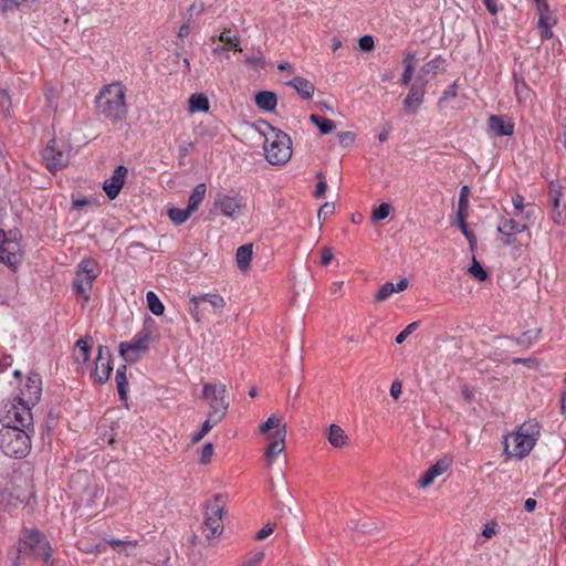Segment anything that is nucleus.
Wrapping results in <instances>:
<instances>
[{
    "instance_id": "5",
    "label": "nucleus",
    "mask_w": 566,
    "mask_h": 566,
    "mask_svg": "<svg viewBox=\"0 0 566 566\" xmlns=\"http://www.w3.org/2000/svg\"><path fill=\"white\" fill-rule=\"evenodd\" d=\"M30 447L29 431L14 426L0 429V449L8 457L22 458L28 454Z\"/></svg>"
},
{
    "instance_id": "31",
    "label": "nucleus",
    "mask_w": 566,
    "mask_h": 566,
    "mask_svg": "<svg viewBox=\"0 0 566 566\" xmlns=\"http://www.w3.org/2000/svg\"><path fill=\"white\" fill-rule=\"evenodd\" d=\"M402 62H403V65H405V71H403L402 76H401V83L407 86V85L410 84V81L412 78L415 65H416V62H417L416 53L415 52H408L405 55Z\"/></svg>"
},
{
    "instance_id": "16",
    "label": "nucleus",
    "mask_w": 566,
    "mask_h": 566,
    "mask_svg": "<svg viewBox=\"0 0 566 566\" xmlns=\"http://www.w3.org/2000/svg\"><path fill=\"white\" fill-rule=\"evenodd\" d=\"M54 144L55 143L52 142L50 145H48L43 153L46 167L51 171L60 170L66 167L69 164V153L56 149Z\"/></svg>"
},
{
    "instance_id": "37",
    "label": "nucleus",
    "mask_w": 566,
    "mask_h": 566,
    "mask_svg": "<svg viewBox=\"0 0 566 566\" xmlns=\"http://www.w3.org/2000/svg\"><path fill=\"white\" fill-rule=\"evenodd\" d=\"M146 300H147L148 308L154 315L159 316V315L164 314L165 306L161 303V301L158 298V296L156 295L155 292H153V291L147 292Z\"/></svg>"
},
{
    "instance_id": "59",
    "label": "nucleus",
    "mask_w": 566,
    "mask_h": 566,
    "mask_svg": "<svg viewBox=\"0 0 566 566\" xmlns=\"http://www.w3.org/2000/svg\"><path fill=\"white\" fill-rule=\"evenodd\" d=\"M339 143L343 146H350L355 142V134L352 132H343L338 134Z\"/></svg>"
},
{
    "instance_id": "20",
    "label": "nucleus",
    "mask_w": 566,
    "mask_h": 566,
    "mask_svg": "<svg viewBox=\"0 0 566 566\" xmlns=\"http://www.w3.org/2000/svg\"><path fill=\"white\" fill-rule=\"evenodd\" d=\"M489 128L496 136H511L514 133V123L505 116L491 115Z\"/></svg>"
},
{
    "instance_id": "18",
    "label": "nucleus",
    "mask_w": 566,
    "mask_h": 566,
    "mask_svg": "<svg viewBox=\"0 0 566 566\" xmlns=\"http://www.w3.org/2000/svg\"><path fill=\"white\" fill-rule=\"evenodd\" d=\"M450 462L446 459L437 461L431 465L423 475L419 479L418 485L421 489L430 486L434 480L442 475L449 469Z\"/></svg>"
},
{
    "instance_id": "42",
    "label": "nucleus",
    "mask_w": 566,
    "mask_h": 566,
    "mask_svg": "<svg viewBox=\"0 0 566 566\" xmlns=\"http://www.w3.org/2000/svg\"><path fill=\"white\" fill-rule=\"evenodd\" d=\"M390 205L387 202H382L377 208H375L371 212V219L375 222L381 221L386 219L390 213Z\"/></svg>"
},
{
    "instance_id": "21",
    "label": "nucleus",
    "mask_w": 566,
    "mask_h": 566,
    "mask_svg": "<svg viewBox=\"0 0 566 566\" xmlns=\"http://www.w3.org/2000/svg\"><path fill=\"white\" fill-rule=\"evenodd\" d=\"M219 41L223 43L222 46H216L212 49L213 54H222L228 50H233L235 52H241L242 48L240 45V38L235 34H231L230 29H224L220 35Z\"/></svg>"
},
{
    "instance_id": "50",
    "label": "nucleus",
    "mask_w": 566,
    "mask_h": 566,
    "mask_svg": "<svg viewBox=\"0 0 566 566\" xmlns=\"http://www.w3.org/2000/svg\"><path fill=\"white\" fill-rule=\"evenodd\" d=\"M359 49L364 52H370L375 48L374 38L371 35H364L358 41Z\"/></svg>"
},
{
    "instance_id": "60",
    "label": "nucleus",
    "mask_w": 566,
    "mask_h": 566,
    "mask_svg": "<svg viewBox=\"0 0 566 566\" xmlns=\"http://www.w3.org/2000/svg\"><path fill=\"white\" fill-rule=\"evenodd\" d=\"M334 211H335V206H334V203H332V202H326V203H324V205L319 208V210H318V218L321 219V218H322V216H323L324 218H326L327 216L333 214V213H334Z\"/></svg>"
},
{
    "instance_id": "9",
    "label": "nucleus",
    "mask_w": 566,
    "mask_h": 566,
    "mask_svg": "<svg viewBox=\"0 0 566 566\" xmlns=\"http://www.w3.org/2000/svg\"><path fill=\"white\" fill-rule=\"evenodd\" d=\"M31 406L17 400L10 405H6L4 415L2 417L3 426H14L27 431L32 424Z\"/></svg>"
},
{
    "instance_id": "35",
    "label": "nucleus",
    "mask_w": 566,
    "mask_h": 566,
    "mask_svg": "<svg viewBox=\"0 0 566 566\" xmlns=\"http://www.w3.org/2000/svg\"><path fill=\"white\" fill-rule=\"evenodd\" d=\"M537 10L539 12L538 29L553 27L556 21L551 17L548 4L546 2L538 3Z\"/></svg>"
},
{
    "instance_id": "46",
    "label": "nucleus",
    "mask_w": 566,
    "mask_h": 566,
    "mask_svg": "<svg viewBox=\"0 0 566 566\" xmlns=\"http://www.w3.org/2000/svg\"><path fill=\"white\" fill-rule=\"evenodd\" d=\"M283 426H281V420L277 419L275 416H271L268 418V420L260 427V432L262 434L269 432L271 429H280Z\"/></svg>"
},
{
    "instance_id": "36",
    "label": "nucleus",
    "mask_w": 566,
    "mask_h": 566,
    "mask_svg": "<svg viewBox=\"0 0 566 566\" xmlns=\"http://www.w3.org/2000/svg\"><path fill=\"white\" fill-rule=\"evenodd\" d=\"M202 300L200 295H192L189 300V313L195 322L200 323L203 317V310L201 308Z\"/></svg>"
},
{
    "instance_id": "15",
    "label": "nucleus",
    "mask_w": 566,
    "mask_h": 566,
    "mask_svg": "<svg viewBox=\"0 0 566 566\" xmlns=\"http://www.w3.org/2000/svg\"><path fill=\"white\" fill-rule=\"evenodd\" d=\"M126 176L127 168L124 166H118L113 171L112 176L104 181L103 190L111 200L115 199L119 195Z\"/></svg>"
},
{
    "instance_id": "2",
    "label": "nucleus",
    "mask_w": 566,
    "mask_h": 566,
    "mask_svg": "<svg viewBox=\"0 0 566 566\" xmlns=\"http://www.w3.org/2000/svg\"><path fill=\"white\" fill-rule=\"evenodd\" d=\"M31 554L42 559L45 566H53L51 559V546L46 537L35 528H23L17 544L10 549L9 556L12 566H21L22 555Z\"/></svg>"
},
{
    "instance_id": "55",
    "label": "nucleus",
    "mask_w": 566,
    "mask_h": 566,
    "mask_svg": "<svg viewBox=\"0 0 566 566\" xmlns=\"http://www.w3.org/2000/svg\"><path fill=\"white\" fill-rule=\"evenodd\" d=\"M334 259V252L329 247H324L321 251V264L326 266Z\"/></svg>"
},
{
    "instance_id": "52",
    "label": "nucleus",
    "mask_w": 566,
    "mask_h": 566,
    "mask_svg": "<svg viewBox=\"0 0 566 566\" xmlns=\"http://www.w3.org/2000/svg\"><path fill=\"white\" fill-rule=\"evenodd\" d=\"M316 178L318 179V182L316 185V189H315L314 196L316 198H322L325 195V192H326L327 184L324 180L323 174H321V172L317 174Z\"/></svg>"
},
{
    "instance_id": "49",
    "label": "nucleus",
    "mask_w": 566,
    "mask_h": 566,
    "mask_svg": "<svg viewBox=\"0 0 566 566\" xmlns=\"http://www.w3.org/2000/svg\"><path fill=\"white\" fill-rule=\"evenodd\" d=\"M0 108L7 114H9L11 108V97L8 91L3 88H0Z\"/></svg>"
},
{
    "instance_id": "23",
    "label": "nucleus",
    "mask_w": 566,
    "mask_h": 566,
    "mask_svg": "<svg viewBox=\"0 0 566 566\" xmlns=\"http://www.w3.org/2000/svg\"><path fill=\"white\" fill-rule=\"evenodd\" d=\"M326 438L329 444L337 449H343L348 446L349 438L338 424H331L326 432Z\"/></svg>"
},
{
    "instance_id": "57",
    "label": "nucleus",
    "mask_w": 566,
    "mask_h": 566,
    "mask_svg": "<svg viewBox=\"0 0 566 566\" xmlns=\"http://www.w3.org/2000/svg\"><path fill=\"white\" fill-rule=\"evenodd\" d=\"M274 532V524L268 523L255 535L256 541H263Z\"/></svg>"
},
{
    "instance_id": "54",
    "label": "nucleus",
    "mask_w": 566,
    "mask_h": 566,
    "mask_svg": "<svg viewBox=\"0 0 566 566\" xmlns=\"http://www.w3.org/2000/svg\"><path fill=\"white\" fill-rule=\"evenodd\" d=\"M515 93L517 98L521 101L523 98H526L528 96V88L524 81H515Z\"/></svg>"
},
{
    "instance_id": "38",
    "label": "nucleus",
    "mask_w": 566,
    "mask_h": 566,
    "mask_svg": "<svg viewBox=\"0 0 566 566\" xmlns=\"http://www.w3.org/2000/svg\"><path fill=\"white\" fill-rule=\"evenodd\" d=\"M244 63L252 70L259 71L265 67V57L261 51H258L247 56Z\"/></svg>"
},
{
    "instance_id": "25",
    "label": "nucleus",
    "mask_w": 566,
    "mask_h": 566,
    "mask_svg": "<svg viewBox=\"0 0 566 566\" xmlns=\"http://www.w3.org/2000/svg\"><path fill=\"white\" fill-rule=\"evenodd\" d=\"M287 84L292 86L297 92V94L304 99H311L314 95V84L304 77L296 76Z\"/></svg>"
},
{
    "instance_id": "26",
    "label": "nucleus",
    "mask_w": 566,
    "mask_h": 566,
    "mask_svg": "<svg viewBox=\"0 0 566 566\" xmlns=\"http://www.w3.org/2000/svg\"><path fill=\"white\" fill-rule=\"evenodd\" d=\"M91 347L85 338H80L76 342L74 349V361L77 364L78 369H84L90 360Z\"/></svg>"
},
{
    "instance_id": "8",
    "label": "nucleus",
    "mask_w": 566,
    "mask_h": 566,
    "mask_svg": "<svg viewBox=\"0 0 566 566\" xmlns=\"http://www.w3.org/2000/svg\"><path fill=\"white\" fill-rule=\"evenodd\" d=\"M202 398L209 406V413L224 418L229 408L227 387L223 384H205Z\"/></svg>"
},
{
    "instance_id": "29",
    "label": "nucleus",
    "mask_w": 566,
    "mask_h": 566,
    "mask_svg": "<svg viewBox=\"0 0 566 566\" xmlns=\"http://www.w3.org/2000/svg\"><path fill=\"white\" fill-rule=\"evenodd\" d=\"M206 191H207V187L205 184H198L190 197H189V200H188V206L187 208L193 213L198 208L199 206L201 205V202L203 201L205 197H206Z\"/></svg>"
},
{
    "instance_id": "7",
    "label": "nucleus",
    "mask_w": 566,
    "mask_h": 566,
    "mask_svg": "<svg viewBox=\"0 0 566 566\" xmlns=\"http://www.w3.org/2000/svg\"><path fill=\"white\" fill-rule=\"evenodd\" d=\"M99 273L98 264L94 259H83L78 263L73 286L78 294L84 296L85 301L90 300L88 292Z\"/></svg>"
},
{
    "instance_id": "41",
    "label": "nucleus",
    "mask_w": 566,
    "mask_h": 566,
    "mask_svg": "<svg viewBox=\"0 0 566 566\" xmlns=\"http://www.w3.org/2000/svg\"><path fill=\"white\" fill-rule=\"evenodd\" d=\"M548 197L553 205L554 210H558L559 201L562 197V186L557 182L552 181L549 184Z\"/></svg>"
},
{
    "instance_id": "13",
    "label": "nucleus",
    "mask_w": 566,
    "mask_h": 566,
    "mask_svg": "<svg viewBox=\"0 0 566 566\" xmlns=\"http://www.w3.org/2000/svg\"><path fill=\"white\" fill-rule=\"evenodd\" d=\"M148 334L135 337L129 343L119 344V354L125 361L133 364L136 363L140 354L148 349Z\"/></svg>"
},
{
    "instance_id": "44",
    "label": "nucleus",
    "mask_w": 566,
    "mask_h": 566,
    "mask_svg": "<svg viewBox=\"0 0 566 566\" xmlns=\"http://www.w3.org/2000/svg\"><path fill=\"white\" fill-rule=\"evenodd\" d=\"M539 329H532L523 333L517 339L516 343L523 346H530L534 340L538 338Z\"/></svg>"
},
{
    "instance_id": "4",
    "label": "nucleus",
    "mask_w": 566,
    "mask_h": 566,
    "mask_svg": "<svg viewBox=\"0 0 566 566\" xmlns=\"http://www.w3.org/2000/svg\"><path fill=\"white\" fill-rule=\"evenodd\" d=\"M265 158L271 165H284L292 157V140L290 136L272 126L264 133Z\"/></svg>"
},
{
    "instance_id": "63",
    "label": "nucleus",
    "mask_w": 566,
    "mask_h": 566,
    "mask_svg": "<svg viewBox=\"0 0 566 566\" xmlns=\"http://www.w3.org/2000/svg\"><path fill=\"white\" fill-rule=\"evenodd\" d=\"M459 227L462 231V233L465 235V238L469 240L470 244L473 243L474 241V235L473 233L468 229V224L467 222H463V223H459Z\"/></svg>"
},
{
    "instance_id": "39",
    "label": "nucleus",
    "mask_w": 566,
    "mask_h": 566,
    "mask_svg": "<svg viewBox=\"0 0 566 566\" xmlns=\"http://www.w3.org/2000/svg\"><path fill=\"white\" fill-rule=\"evenodd\" d=\"M441 64H442L441 59H433V60L427 62L420 70L419 80H421L422 83L426 84L427 83L426 76L429 74H434Z\"/></svg>"
},
{
    "instance_id": "3",
    "label": "nucleus",
    "mask_w": 566,
    "mask_h": 566,
    "mask_svg": "<svg viewBox=\"0 0 566 566\" xmlns=\"http://www.w3.org/2000/svg\"><path fill=\"white\" fill-rule=\"evenodd\" d=\"M538 438V422L525 421L514 432L504 437V453L510 458L521 460L533 450Z\"/></svg>"
},
{
    "instance_id": "32",
    "label": "nucleus",
    "mask_w": 566,
    "mask_h": 566,
    "mask_svg": "<svg viewBox=\"0 0 566 566\" xmlns=\"http://www.w3.org/2000/svg\"><path fill=\"white\" fill-rule=\"evenodd\" d=\"M126 369L127 367L125 365L120 366L119 368H117L115 376L117 391L122 400H125L127 396L128 381L126 378Z\"/></svg>"
},
{
    "instance_id": "12",
    "label": "nucleus",
    "mask_w": 566,
    "mask_h": 566,
    "mask_svg": "<svg viewBox=\"0 0 566 566\" xmlns=\"http://www.w3.org/2000/svg\"><path fill=\"white\" fill-rule=\"evenodd\" d=\"M41 384L42 381L38 374H31L28 376L25 382L20 389L17 400L31 407L35 406L41 398Z\"/></svg>"
},
{
    "instance_id": "28",
    "label": "nucleus",
    "mask_w": 566,
    "mask_h": 566,
    "mask_svg": "<svg viewBox=\"0 0 566 566\" xmlns=\"http://www.w3.org/2000/svg\"><path fill=\"white\" fill-rule=\"evenodd\" d=\"M255 104L260 109L272 112L276 107L277 98L275 93L262 91L255 95Z\"/></svg>"
},
{
    "instance_id": "48",
    "label": "nucleus",
    "mask_w": 566,
    "mask_h": 566,
    "mask_svg": "<svg viewBox=\"0 0 566 566\" xmlns=\"http://www.w3.org/2000/svg\"><path fill=\"white\" fill-rule=\"evenodd\" d=\"M265 554L263 552H258L254 555L244 559L240 566H261Z\"/></svg>"
},
{
    "instance_id": "45",
    "label": "nucleus",
    "mask_w": 566,
    "mask_h": 566,
    "mask_svg": "<svg viewBox=\"0 0 566 566\" xmlns=\"http://www.w3.org/2000/svg\"><path fill=\"white\" fill-rule=\"evenodd\" d=\"M109 545L119 553H127L128 548H134L137 545V542H130V541H120V539H111Z\"/></svg>"
},
{
    "instance_id": "19",
    "label": "nucleus",
    "mask_w": 566,
    "mask_h": 566,
    "mask_svg": "<svg viewBox=\"0 0 566 566\" xmlns=\"http://www.w3.org/2000/svg\"><path fill=\"white\" fill-rule=\"evenodd\" d=\"M426 93V85L424 83L418 84L415 83L410 86V91L406 98L403 99V106L410 113H416L419 108V106L423 102V96Z\"/></svg>"
},
{
    "instance_id": "43",
    "label": "nucleus",
    "mask_w": 566,
    "mask_h": 566,
    "mask_svg": "<svg viewBox=\"0 0 566 566\" xmlns=\"http://www.w3.org/2000/svg\"><path fill=\"white\" fill-rule=\"evenodd\" d=\"M469 273L476 279L479 282H484L488 279L486 271L482 265L473 258L472 265L469 268Z\"/></svg>"
},
{
    "instance_id": "10",
    "label": "nucleus",
    "mask_w": 566,
    "mask_h": 566,
    "mask_svg": "<svg viewBox=\"0 0 566 566\" xmlns=\"http://www.w3.org/2000/svg\"><path fill=\"white\" fill-rule=\"evenodd\" d=\"M0 261L11 269H15L21 262V247L15 239L7 238L0 230Z\"/></svg>"
},
{
    "instance_id": "1",
    "label": "nucleus",
    "mask_w": 566,
    "mask_h": 566,
    "mask_svg": "<svg viewBox=\"0 0 566 566\" xmlns=\"http://www.w3.org/2000/svg\"><path fill=\"white\" fill-rule=\"evenodd\" d=\"M95 104L97 113L112 124L123 122L127 117L126 88L120 82L105 85L97 94Z\"/></svg>"
},
{
    "instance_id": "56",
    "label": "nucleus",
    "mask_w": 566,
    "mask_h": 566,
    "mask_svg": "<svg viewBox=\"0 0 566 566\" xmlns=\"http://www.w3.org/2000/svg\"><path fill=\"white\" fill-rule=\"evenodd\" d=\"M497 533V523L494 521H491L484 525V528L482 531V535L485 538H491Z\"/></svg>"
},
{
    "instance_id": "58",
    "label": "nucleus",
    "mask_w": 566,
    "mask_h": 566,
    "mask_svg": "<svg viewBox=\"0 0 566 566\" xmlns=\"http://www.w3.org/2000/svg\"><path fill=\"white\" fill-rule=\"evenodd\" d=\"M213 454V444L206 443L201 450V463H208Z\"/></svg>"
},
{
    "instance_id": "62",
    "label": "nucleus",
    "mask_w": 566,
    "mask_h": 566,
    "mask_svg": "<svg viewBox=\"0 0 566 566\" xmlns=\"http://www.w3.org/2000/svg\"><path fill=\"white\" fill-rule=\"evenodd\" d=\"M457 95V82H454L451 86L444 90L440 102L446 101L450 97H454Z\"/></svg>"
},
{
    "instance_id": "34",
    "label": "nucleus",
    "mask_w": 566,
    "mask_h": 566,
    "mask_svg": "<svg viewBox=\"0 0 566 566\" xmlns=\"http://www.w3.org/2000/svg\"><path fill=\"white\" fill-rule=\"evenodd\" d=\"M167 214H168L169 219L175 224L179 226V224L185 223L189 219V217L192 214V212L188 208L178 209V208L171 207L168 209Z\"/></svg>"
},
{
    "instance_id": "64",
    "label": "nucleus",
    "mask_w": 566,
    "mask_h": 566,
    "mask_svg": "<svg viewBox=\"0 0 566 566\" xmlns=\"http://www.w3.org/2000/svg\"><path fill=\"white\" fill-rule=\"evenodd\" d=\"M513 206L516 210L521 211L524 207V198L521 195H515L513 197Z\"/></svg>"
},
{
    "instance_id": "6",
    "label": "nucleus",
    "mask_w": 566,
    "mask_h": 566,
    "mask_svg": "<svg viewBox=\"0 0 566 566\" xmlns=\"http://www.w3.org/2000/svg\"><path fill=\"white\" fill-rule=\"evenodd\" d=\"M223 514L224 505L220 495L207 503L203 522L202 533L207 539L219 537L223 532Z\"/></svg>"
},
{
    "instance_id": "47",
    "label": "nucleus",
    "mask_w": 566,
    "mask_h": 566,
    "mask_svg": "<svg viewBox=\"0 0 566 566\" xmlns=\"http://www.w3.org/2000/svg\"><path fill=\"white\" fill-rule=\"evenodd\" d=\"M223 418L222 417H219V416H216V415H212V413H209L208 412V416H207V419L205 420V422L202 423L201 426V429L203 432L208 433L214 426H217Z\"/></svg>"
},
{
    "instance_id": "22",
    "label": "nucleus",
    "mask_w": 566,
    "mask_h": 566,
    "mask_svg": "<svg viewBox=\"0 0 566 566\" xmlns=\"http://www.w3.org/2000/svg\"><path fill=\"white\" fill-rule=\"evenodd\" d=\"M525 229V224L516 222L513 218H503L497 226V231L505 237L504 244L506 245L512 244V235L521 233Z\"/></svg>"
},
{
    "instance_id": "33",
    "label": "nucleus",
    "mask_w": 566,
    "mask_h": 566,
    "mask_svg": "<svg viewBox=\"0 0 566 566\" xmlns=\"http://www.w3.org/2000/svg\"><path fill=\"white\" fill-rule=\"evenodd\" d=\"M310 120L315 124L318 130L324 135L329 134L335 129V123L329 118L313 114L310 116Z\"/></svg>"
},
{
    "instance_id": "61",
    "label": "nucleus",
    "mask_w": 566,
    "mask_h": 566,
    "mask_svg": "<svg viewBox=\"0 0 566 566\" xmlns=\"http://www.w3.org/2000/svg\"><path fill=\"white\" fill-rule=\"evenodd\" d=\"M402 392V386H401V382L398 381V380H395L392 384H391V387H390V395L394 399H398L400 397Z\"/></svg>"
},
{
    "instance_id": "53",
    "label": "nucleus",
    "mask_w": 566,
    "mask_h": 566,
    "mask_svg": "<svg viewBox=\"0 0 566 566\" xmlns=\"http://www.w3.org/2000/svg\"><path fill=\"white\" fill-rule=\"evenodd\" d=\"M469 187L468 186H463L460 190V197H459V208H461V210H468L469 208Z\"/></svg>"
},
{
    "instance_id": "24",
    "label": "nucleus",
    "mask_w": 566,
    "mask_h": 566,
    "mask_svg": "<svg viewBox=\"0 0 566 566\" xmlns=\"http://www.w3.org/2000/svg\"><path fill=\"white\" fill-rule=\"evenodd\" d=\"M408 287V280L401 279L396 285L391 282H386L375 295L376 302H382L390 297L394 293H399Z\"/></svg>"
},
{
    "instance_id": "27",
    "label": "nucleus",
    "mask_w": 566,
    "mask_h": 566,
    "mask_svg": "<svg viewBox=\"0 0 566 566\" xmlns=\"http://www.w3.org/2000/svg\"><path fill=\"white\" fill-rule=\"evenodd\" d=\"M253 247L252 244H244L238 248L235 253V260L238 268L241 272H247L250 269L252 260Z\"/></svg>"
},
{
    "instance_id": "17",
    "label": "nucleus",
    "mask_w": 566,
    "mask_h": 566,
    "mask_svg": "<svg viewBox=\"0 0 566 566\" xmlns=\"http://www.w3.org/2000/svg\"><path fill=\"white\" fill-rule=\"evenodd\" d=\"M285 426L277 429L273 434L269 436L270 443L266 448L265 455L269 464L275 460V458L282 453L285 449Z\"/></svg>"
},
{
    "instance_id": "30",
    "label": "nucleus",
    "mask_w": 566,
    "mask_h": 566,
    "mask_svg": "<svg viewBox=\"0 0 566 566\" xmlns=\"http://www.w3.org/2000/svg\"><path fill=\"white\" fill-rule=\"evenodd\" d=\"M188 111L190 113L208 112V97L205 94H192L188 99Z\"/></svg>"
},
{
    "instance_id": "51",
    "label": "nucleus",
    "mask_w": 566,
    "mask_h": 566,
    "mask_svg": "<svg viewBox=\"0 0 566 566\" xmlns=\"http://www.w3.org/2000/svg\"><path fill=\"white\" fill-rule=\"evenodd\" d=\"M418 327V323H410L402 332L396 336V343L402 344L406 338Z\"/></svg>"
},
{
    "instance_id": "11",
    "label": "nucleus",
    "mask_w": 566,
    "mask_h": 566,
    "mask_svg": "<svg viewBox=\"0 0 566 566\" xmlns=\"http://www.w3.org/2000/svg\"><path fill=\"white\" fill-rule=\"evenodd\" d=\"M214 207L226 217L235 219L245 207L243 197L239 195L229 196L218 193L214 200Z\"/></svg>"
},
{
    "instance_id": "40",
    "label": "nucleus",
    "mask_w": 566,
    "mask_h": 566,
    "mask_svg": "<svg viewBox=\"0 0 566 566\" xmlns=\"http://www.w3.org/2000/svg\"><path fill=\"white\" fill-rule=\"evenodd\" d=\"M202 302L209 303L214 310L221 311L226 306L224 298L217 293H206L200 295Z\"/></svg>"
},
{
    "instance_id": "14",
    "label": "nucleus",
    "mask_w": 566,
    "mask_h": 566,
    "mask_svg": "<svg viewBox=\"0 0 566 566\" xmlns=\"http://www.w3.org/2000/svg\"><path fill=\"white\" fill-rule=\"evenodd\" d=\"M113 370L112 357L109 349L105 346H99L95 361L94 377L99 384L108 380Z\"/></svg>"
}]
</instances>
